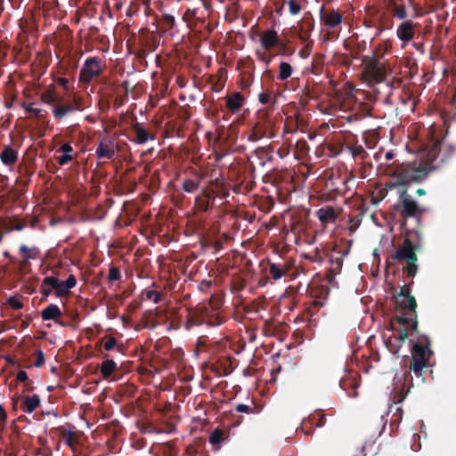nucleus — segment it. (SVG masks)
Returning a JSON list of instances; mask_svg holds the SVG:
<instances>
[{"label": "nucleus", "mask_w": 456, "mask_h": 456, "mask_svg": "<svg viewBox=\"0 0 456 456\" xmlns=\"http://www.w3.org/2000/svg\"><path fill=\"white\" fill-rule=\"evenodd\" d=\"M333 251H336L338 254H339V256L338 257H332L330 259V274L332 276H335L338 273L341 271L342 265H343V256H346L349 253V247L344 250H337V247L335 246L333 248Z\"/></svg>", "instance_id": "412c9836"}, {"label": "nucleus", "mask_w": 456, "mask_h": 456, "mask_svg": "<svg viewBox=\"0 0 456 456\" xmlns=\"http://www.w3.org/2000/svg\"><path fill=\"white\" fill-rule=\"evenodd\" d=\"M58 431L60 433V435L67 439V442L69 444L71 442V440L73 439V436H74V433L71 431V430H69L67 429L66 428L64 427H60L58 428Z\"/></svg>", "instance_id": "3c124183"}, {"label": "nucleus", "mask_w": 456, "mask_h": 456, "mask_svg": "<svg viewBox=\"0 0 456 456\" xmlns=\"http://www.w3.org/2000/svg\"><path fill=\"white\" fill-rule=\"evenodd\" d=\"M161 22L166 29H171L175 24V20L173 15L165 13L162 15Z\"/></svg>", "instance_id": "37998d69"}, {"label": "nucleus", "mask_w": 456, "mask_h": 456, "mask_svg": "<svg viewBox=\"0 0 456 456\" xmlns=\"http://www.w3.org/2000/svg\"><path fill=\"white\" fill-rule=\"evenodd\" d=\"M76 284L77 279L73 274H70L66 281H61L59 280L54 291L56 297H61L67 296Z\"/></svg>", "instance_id": "2eb2a0df"}, {"label": "nucleus", "mask_w": 456, "mask_h": 456, "mask_svg": "<svg viewBox=\"0 0 456 456\" xmlns=\"http://www.w3.org/2000/svg\"><path fill=\"white\" fill-rule=\"evenodd\" d=\"M226 108L232 113L237 112L243 105L244 97L240 93L235 92L225 97Z\"/></svg>", "instance_id": "aec40b11"}, {"label": "nucleus", "mask_w": 456, "mask_h": 456, "mask_svg": "<svg viewBox=\"0 0 456 456\" xmlns=\"http://www.w3.org/2000/svg\"><path fill=\"white\" fill-rule=\"evenodd\" d=\"M228 438V435L221 428L214 429L209 435V443L213 446L214 451H219L221 448V444L224 440Z\"/></svg>", "instance_id": "393cba45"}, {"label": "nucleus", "mask_w": 456, "mask_h": 456, "mask_svg": "<svg viewBox=\"0 0 456 456\" xmlns=\"http://www.w3.org/2000/svg\"><path fill=\"white\" fill-rule=\"evenodd\" d=\"M353 182V179L351 177H347L346 179H343L342 181V188H337L336 191L340 194H345L346 191L348 190L347 183Z\"/></svg>", "instance_id": "13d9d810"}, {"label": "nucleus", "mask_w": 456, "mask_h": 456, "mask_svg": "<svg viewBox=\"0 0 456 456\" xmlns=\"http://www.w3.org/2000/svg\"><path fill=\"white\" fill-rule=\"evenodd\" d=\"M320 19L326 27L335 28L341 24L342 15L334 9L325 10L324 5L322 6L320 11Z\"/></svg>", "instance_id": "f8f14e48"}, {"label": "nucleus", "mask_w": 456, "mask_h": 456, "mask_svg": "<svg viewBox=\"0 0 456 456\" xmlns=\"http://www.w3.org/2000/svg\"><path fill=\"white\" fill-rule=\"evenodd\" d=\"M132 130L135 138L130 140L138 144H143L149 140H154V135H151L150 133L138 122L132 125Z\"/></svg>", "instance_id": "f3484780"}, {"label": "nucleus", "mask_w": 456, "mask_h": 456, "mask_svg": "<svg viewBox=\"0 0 456 456\" xmlns=\"http://www.w3.org/2000/svg\"><path fill=\"white\" fill-rule=\"evenodd\" d=\"M57 83L61 86L65 90L68 89L69 80L66 77H58Z\"/></svg>", "instance_id": "338daca9"}, {"label": "nucleus", "mask_w": 456, "mask_h": 456, "mask_svg": "<svg viewBox=\"0 0 456 456\" xmlns=\"http://www.w3.org/2000/svg\"><path fill=\"white\" fill-rule=\"evenodd\" d=\"M7 224L12 228V231H13V230L21 231L27 226L26 221L16 218V217L10 219V221L7 222Z\"/></svg>", "instance_id": "a19ab883"}, {"label": "nucleus", "mask_w": 456, "mask_h": 456, "mask_svg": "<svg viewBox=\"0 0 456 456\" xmlns=\"http://www.w3.org/2000/svg\"><path fill=\"white\" fill-rule=\"evenodd\" d=\"M19 153L12 145H5L0 153V160L5 166H12L18 160Z\"/></svg>", "instance_id": "a211bd4d"}, {"label": "nucleus", "mask_w": 456, "mask_h": 456, "mask_svg": "<svg viewBox=\"0 0 456 456\" xmlns=\"http://www.w3.org/2000/svg\"><path fill=\"white\" fill-rule=\"evenodd\" d=\"M256 54L258 55L259 59L265 62L267 65L270 63L271 59L266 56L265 53H260L259 51L256 52Z\"/></svg>", "instance_id": "774afa93"}, {"label": "nucleus", "mask_w": 456, "mask_h": 456, "mask_svg": "<svg viewBox=\"0 0 456 456\" xmlns=\"http://www.w3.org/2000/svg\"><path fill=\"white\" fill-rule=\"evenodd\" d=\"M23 108L28 113H30L33 117L37 118H42L45 116L46 110L37 108H33L32 104H23Z\"/></svg>", "instance_id": "ea45409f"}, {"label": "nucleus", "mask_w": 456, "mask_h": 456, "mask_svg": "<svg viewBox=\"0 0 456 456\" xmlns=\"http://www.w3.org/2000/svg\"><path fill=\"white\" fill-rule=\"evenodd\" d=\"M103 357L105 360L102 362L100 370L102 378L107 379L117 370V363L113 360L108 359V354H104Z\"/></svg>", "instance_id": "cd10ccee"}, {"label": "nucleus", "mask_w": 456, "mask_h": 456, "mask_svg": "<svg viewBox=\"0 0 456 456\" xmlns=\"http://www.w3.org/2000/svg\"><path fill=\"white\" fill-rule=\"evenodd\" d=\"M307 258L311 259L312 261L314 262H322V256L320 255V252L318 249L315 250L314 252V256H306Z\"/></svg>", "instance_id": "69168bd1"}, {"label": "nucleus", "mask_w": 456, "mask_h": 456, "mask_svg": "<svg viewBox=\"0 0 456 456\" xmlns=\"http://www.w3.org/2000/svg\"><path fill=\"white\" fill-rule=\"evenodd\" d=\"M411 359L409 363V370L412 371L417 378L424 380L423 374L429 366V361L433 354L430 349V339L426 335H419L416 341L410 339Z\"/></svg>", "instance_id": "20e7f679"}, {"label": "nucleus", "mask_w": 456, "mask_h": 456, "mask_svg": "<svg viewBox=\"0 0 456 456\" xmlns=\"http://www.w3.org/2000/svg\"><path fill=\"white\" fill-rule=\"evenodd\" d=\"M316 216L322 224L334 223L338 216V213L330 206H326L318 209Z\"/></svg>", "instance_id": "4be33fe9"}, {"label": "nucleus", "mask_w": 456, "mask_h": 456, "mask_svg": "<svg viewBox=\"0 0 456 456\" xmlns=\"http://www.w3.org/2000/svg\"><path fill=\"white\" fill-rule=\"evenodd\" d=\"M213 204L206 199V195L202 196L201 193L196 197L194 208L197 211L207 212L212 208Z\"/></svg>", "instance_id": "2f4dec72"}, {"label": "nucleus", "mask_w": 456, "mask_h": 456, "mask_svg": "<svg viewBox=\"0 0 456 456\" xmlns=\"http://www.w3.org/2000/svg\"><path fill=\"white\" fill-rule=\"evenodd\" d=\"M116 155V151L113 147V143L111 141L106 142L101 141L96 149V156L99 159H112Z\"/></svg>", "instance_id": "6ab92c4d"}, {"label": "nucleus", "mask_w": 456, "mask_h": 456, "mask_svg": "<svg viewBox=\"0 0 456 456\" xmlns=\"http://www.w3.org/2000/svg\"><path fill=\"white\" fill-rule=\"evenodd\" d=\"M183 190L188 193H194L200 187V181L185 179L183 183Z\"/></svg>", "instance_id": "58836bf2"}, {"label": "nucleus", "mask_w": 456, "mask_h": 456, "mask_svg": "<svg viewBox=\"0 0 456 456\" xmlns=\"http://www.w3.org/2000/svg\"><path fill=\"white\" fill-rule=\"evenodd\" d=\"M16 379L24 383L28 380V376L25 370H20L16 375Z\"/></svg>", "instance_id": "052dcab7"}, {"label": "nucleus", "mask_w": 456, "mask_h": 456, "mask_svg": "<svg viewBox=\"0 0 456 456\" xmlns=\"http://www.w3.org/2000/svg\"><path fill=\"white\" fill-rule=\"evenodd\" d=\"M417 23L412 20H403L396 29V37L403 42V46L408 44L414 38L415 27Z\"/></svg>", "instance_id": "9b49d317"}, {"label": "nucleus", "mask_w": 456, "mask_h": 456, "mask_svg": "<svg viewBox=\"0 0 456 456\" xmlns=\"http://www.w3.org/2000/svg\"><path fill=\"white\" fill-rule=\"evenodd\" d=\"M203 323L209 326H215L221 324L222 320L220 317H216L215 321L209 319V310L206 306H200L194 310H190L187 316L185 329L190 330L193 326H200Z\"/></svg>", "instance_id": "6e6552de"}, {"label": "nucleus", "mask_w": 456, "mask_h": 456, "mask_svg": "<svg viewBox=\"0 0 456 456\" xmlns=\"http://www.w3.org/2000/svg\"><path fill=\"white\" fill-rule=\"evenodd\" d=\"M395 302V315L391 320V328L396 334L390 336L386 341V346L392 354H398L403 344L409 336L418 331L417 302L411 295V289L406 285L400 287V291L394 295Z\"/></svg>", "instance_id": "f03ea898"}, {"label": "nucleus", "mask_w": 456, "mask_h": 456, "mask_svg": "<svg viewBox=\"0 0 456 456\" xmlns=\"http://www.w3.org/2000/svg\"><path fill=\"white\" fill-rule=\"evenodd\" d=\"M305 23L307 30L305 32L304 39H305L306 37H309L310 31H312L314 29V23L313 20H310V21H305Z\"/></svg>", "instance_id": "680f3d73"}, {"label": "nucleus", "mask_w": 456, "mask_h": 456, "mask_svg": "<svg viewBox=\"0 0 456 456\" xmlns=\"http://www.w3.org/2000/svg\"><path fill=\"white\" fill-rule=\"evenodd\" d=\"M315 425L314 423L313 418L309 415L306 419H305L301 423L302 432L306 436H311L314 434Z\"/></svg>", "instance_id": "f704fd0d"}, {"label": "nucleus", "mask_w": 456, "mask_h": 456, "mask_svg": "<svg viewBox=\"0 0 456 456\" xmlns=\"http://www.w3.org/2000/svg\"><path fill=\"white\" fill-rule=\"evenodd\" d=\"M264 116L265 117L260 118L249 131L247 136L248 142H256L264 137H273L274 134L272 132L273 123L266 115Z\"/></svg>", "instance_id": "1a4fd4ad"}, {"label": "nucleus", "mask_w": 456, "mask_h": 456, "mask_svg": "<svg viewBox=\"0 0 456 456\" xmlns=\"http://www.w3.org/2000/svg\"><path fill=\"white\" fill-rule=\"evenodd\" d=\"M289 272V267L284 263L269 262V273L271 277L277 281L285 276Z\"/></svg>", "instance_id": "bb28decb"}, {"label": "nucleus", "mask_w": 456, "mask_h": 456, "mask_svg": "<svg viewBox=\"0 0 456 456\" xmlns=\"http://www.w3.org/2000/svg\"><path fill=\"white\" fill-rule=\"evenodd\" d=\"M120 280H121L120 270L114 265H110V270H109V274H108V281L110 282H113V281H119Z\"/></svg>", "instance_id": "79ce46f5"}, {"label": "nucleus", "mask_w": 456, "mask_h": 456, "mask_svg": "<svg viewBox=\"0 0 456 456\" xmlns=\"http://www.w3.org/2000/svg\"><path fill=\"white\" fill-rule=\"evenodd\" d=\"M12 232V228L7 224L6 220L0 217V243L4 240V236L5 233H9Z\"/></svg>", "instance_id": "09e8293b"}, {"label": "nucleus", "mask_w": 456, "mask_h": 456, "mask_svg": "<svg viewBox=\"0 0 456 456\" xmlns=\"http://www.w3.org/2000/svg\"><path fill=\"white\" fill-rule=\"evenodd\" d=\"M53 292V289L48 288H44L42 285H40V293L42 294L43 297L42 299H46Z\"/></svg>", "instance_id": "0e129e2a"}, {"label": "nucleus", "mask_w": 456, "mask_h": 456, "mask_svg": "<svg viewBox=\"0 0 456 456\" xmlns=\"http://www.w3.org/2000/svg\"><path fill=\"white\" fill-rule=\"evenodd\" d=\"M364 74L370 81L374 83H381L387 77V67L384 62L380 61L375 56H364Z\"/></svg>", "instance_id": "423d86ee"}, {"label": "nucleus", "mask_w": 456, "mask_h": 456, "mask_svg": "<svg viewBox=\"0 0 456 456\" xmlns=\"http://www.w3.org/2000/svg\"><path fill=\"white\" fill-rule=\"evenodd\" d=\"M41 318L43 321H57L62 316V312L55 304H50L41 311Z\"/></svg>", "instance_id": "5701e85b"}, {"label": "nucleus", "mask_w": 456, "mask_h": 456, "mask_svg": "<svg viewBox=\"0 0 456 456\" xmlns=\"http://www.w3.org/2000/svg\"><path fill=\"white\" fill-rule=\"evenodd\" d=\"M218 192L219 191H216L214 188L208 186L202 190L201 195H206V199L208 200V201H210L212 204H214V200L216 197L218 195Z\"/></svg>", "instance_id": "a18cd8bd"}, {"label": "nucleus", "mask_w": 456, "mask_h": 456, "mask_svg": "<svg viewBox=\"0 0 456 456\" xmlns=\"http://www.w3.org/2000/svg\"><path fill=\"white\" fill-rule=\"evenodd\" d=\"M105 68L104 61L99 57L87 58L79 72L78 80L89 84L94 77H99Z\"/></svg>", "instance_id": "0eeeda50"}, {"label": "nucleus", "mask_w": 456, "mask_h": 456, "mask_svg": "<svg viewBox=\"0 0 456 456\" xmlns=\"http://www.w3.org/2000/svg\"><path fill=\"white\" fill-rule=\"evenodd\" d=\"M392 12L395 17L400 20H405L407 17V11L404 5L397 4L394 0L391 4Z\"/></svg>", "instance_id": "e433bc0d"}, {"label": "nucleus", "mask_w": 456, "mask_h": 456, "mask_svg": "<svg viewBox=\"0 0 456 456\" xmlns=\"http://www.w3.org/2000/svg\"><path fill=\"white\" fill-rule=\"evenodd\" d=\"M41 403V399L39 395H28L23 398L22 403L20 405V409L27 413H32Z\"/></svg>", "instance_id": "b1692460"}, {"label": "nucleus", "mask_w": 456, "mask_h": 456, "mask_svg": "<svg viewBox=\"0 0 456 456\" xmlns=\"http://www.w3.org/2000/svg\"><path fill=\"white\" fill-rule=\"evenodd\" d=\"M143 294L147 299L153 301L155 304L159 303L161 300V294L156 290L146 289Z\"/></svg>", "instance_id": "49530a36"}, {"label": "nucleus", "mask_w": 456, "mask_h": 456, "mask_svg": "<svg viewBox=\"0 0 456 456\" xmlns=\"http://www.w3.org/2000/svg\"><path fill=\"white\" fill-rule=\"evenodd\" d=\"M58 281L59 279L54 276H46L43 279L41 285L44 288H48L55 290Z\"/></svg>", "instance_id": "c03bdc74"}, {"label": "nucleus", "mask_w": 456, "mask_h": 456, "mask_svg": "<svg viewBox=\"0 0 456 456\" xmlns=\"http://www.w3.org/2000/svg\"><path fill=\"white\" fill-rule=\"evenodd\" d=\"M350 152L354 158H358L361 160H364L368 157V153L365 149L360 144H354L350 147Z\"/></svg>", "instance_id": "4c0bfd02"}, {"label": "nucleus", "mask_w": 456, "mask_h": 456, "mask_svg": "<svg viewBox=\"0 0 456 456\" xmlns=\"http://www.w3.org/2000/svg\"><path fill=\"white\" fill-rule=\"evenodd\" d=\"M313 418L315 428H322L326 423V415L323 413L322 410H316L312 414H310Z\"/></svg>", "instance_id": "c9c22d12"}, {"label": "nucleus", "mask_w": 456, "mask_h": 456, "mask_svg": "<svg viewBox=\"0 0 456 456\" xmlns=\"http://www.w3.org/2000/svg\"><path fill=\"white\" fill-rule=\"evenodd\" d=\"M6 304L12 309L14 310H20L21 308H23L24 305L23 303L17 297H10L7 300H6Z\"/></svg>", "instance_id": "8fccbe9b"}, {"label": "nucleus", "mask_w": 456, "mask_h": 456, "mask_svg": "<svg viewBox=\"0 0 456 456\" xmlns=\"http://www.w3.org/2000/svg\"><path fill=\"white\" fill-rule=\"evenodd\" d=\"M41 101L46 104L55 105L61 102L62 98L56 94L54 86H51L42 93Z\"/></svg>", "instance_id": "c756f323"}, {"label": "nucleus", "mask_w": 456, "mask_h": 456, "mask_svg": "<svg viewBox=\"0 0 456 456\" xmlns=\"http://www.w3.org/2000/svg\"><path fill=\"white\" fill-rule=\"evenodd\" d=\"M212 286V281L208 280H203L200 285L199 289L202 292H207Z\"/></svg>", "instance_id": "bf43d9fd"}, {"label": "nucleus", "mask_w": 456, "mask_h": 456, "mask_svg": "<svg viewBox=\"0 0 456 456\" xmlns=\"http://www.w3.org/2000/svg\"><path fill=\"white\" fill-rule=\"evenodd\" d=\"M77 109L78 107L77 106V102L75 101L73 102H68L65 104H62L61 102H60L59 103H56L53 109V114L56 119H61L69 113L73 112Z\"/></svg>", "instance_id": "dca6fc26"}, {"label": "nucleus", "mask_w": 456, "mask_h": 456, "mask_svg": "<svg viewBox=\"0 0 456 456\" xmlns=\"http://www.w3.org/2000/svg\"><path fill=\"white\" fill-rule=\"evenodd\" d=\"M73 148L69 142L63 143L58 151H61L62 155L57 157V161L61 166H64L70 162L73 159V156L71 153L73 152Z\"/></svg>", "instance_id": "c85d7f7f"}, {"label": "nucleus", "mask_w": 456, "mask_h": 456, "mask_svg": "<svg viewBox=\"0 0 456 456\" xmlns=\"http://www.w3.org/2000/svg\"><path fill=\"white\" fill-rule=\"evenodd\" d=\"M340 387L342 389L344 390H348L349 388H352V392L348 391L347 394L348 395L350 396H357V391L356 389L358 388L359 387V383L356 379H343L341 381H340Z\"/></svg>", "instance_id": "7c9ffc66"}, {"label": "nucleus", "mask_w": 456, "mask_h": 456, "mask_svg": "<svg viewBox=\"0 0 456 456\" xmlns=\"http://www.w3.org/2000/svg\"><path fill=\"white\" fill-rule=\"evenodd\" d=\"M290 152V142H284L281 146L277 150V154L281 159H284L289 156Z\"/></svg>", "instance_id": "de8ad7c7"}, {"label": "nucleus", "mask_w": 456, "mask_h": 456, "mask_svg": "<svg viewBox=\"0 0 456 456\" xmlns=\"http://www.w3.org/2000/svg\"><path fill=\"white\" fill-rule=\"evenodd\" d=\"M395 208L399 212L403 218L401 224L402 229L406 231V221L409 218H414L417 224H420L421 217L425 212V208L420 207L417 201L407 192L406 189L399 191V200Z\"/></svg>", "instance_id": "39448f33"}, {"label": "nucleus", "mask_w": 456, "mask_h": 456, "mask_svg": "<svg viewBox=\"0 0 456 456\" xmlns=\"http://www.w3.org/2000/svg\"><path fill=\"white\" fill-rule=\"evenodd\" d=\"M293 69L288 62L281 61L279 65L278 79L284 81L288 79L292 74Z\"/></svg>", "instance_id": "473e14b6"}, {"label": "nucleus", "mask_w": 456, "mask_h": 456, "mask_svg": "<svg viewBox=\"0 0 456 456\" xmlns=\"http://www.w3.org/2000/svg\"><path fill=\"white\" fill-rule=\"evenodd\" d=\"M198 22L200 23L205 29L204 37H208L213 31V28L211 27V25L209 23H207L204 19H198V21L195 22V26H197Z\"/></svg>", "instance_id": "603ef678"}, {"label": "nucleus", "mask_w": 456, "mask_h": 456, "mask_svg": "<svg viewBox=\"0 0 456 456\" xmlns=\"http://www.w3.org/2000/svg\"><path fill=\"white\" fill-rule=\"evenodd\" d=\"M260 43L265 50H270L280 45V37L277 31L274 29H268L262 33Z\"/></svg>", "instance_id": "ddd939ff"}, {"label": "nucleus", "mask_w": 456, "mask_h": 456, "mask_svg": "<svg viewBox=\"0 0 456 456\" xmlns=\"http://www.w3.org/2000/svg\"><path fill=\"white\" fill-rule=\"evenodd\" d=\"M34 389H35V387H34L33 381L28 380V381L24 382V386H23V389H22L23 392H32V391H34Z\"/></svg>", "instance_id": "e2e57ef3"}, {"label": "nucleus", "mask_w": 456, "mask_h": 456, "mask_svg": "<svg viewBox=\"0 0 456 456\" xmlns=\"http://www.w3.org/2000/svg\"><path fill=\"white\" fill-rule=\"evenodd\" d=\"M235 410L238 411V412H245V413H253L254 412V408H251L246 404H243V403H239L236 405L235 407Z\"/></svg>", "instance_id": "4d7b16f0"}, {"label": "nucleus", "mask_w": 456, "mask_h": 456, "mask_svg": "<svg viewBox=\"0 0 456 456\" xmlns=\"http://www.w3.org/2000/svg\"><path fill=\"white\" fill-rule=\"evenodd\" d=\"M20 252L22 255V266L28 265L30 259H37L40 256V251L37 248H28L24 244L20 246Z\"/></svg>", "instance_id": "a878e982"}, {"label": "nucleus", "mask_w": 456, "mask_h": 456, "mask_svg": "<svg viewBox=\"0 0 456 456\" xmlns=\"http://www.w3.org/2000/svg\"><path fill=\"white\" fill-rule=\"evenodd\" d=\"M455 152L456 148L452 143L444 140L433 141L423 161L393 164L395 167L391 171V176L396 179L395 185L407 186L411 183H421L431 171L440 168L449 161Z\"/></svg>", "instance_id": "f257e3e1"}, {"label": "nucleus", "mask_w": 456, "mask_h": 456, "mask_svg": "<svg viewBox=\"0 0 456 456\" xmlns=\"http://www.w3.org/2000/svg\"><path fill=\"white\" fill-rule=\"evenodd\" d=\"M272 93L270 91L262 92L258 94V101L262 104H268L271 102Z\"/></svg>", "instance_id": "864d4df0"}, {"label": "nucleus", "mask_w": 456, "mask_h": 456, "mask_svg": "<svg viewBox=\"0 0 456 456\" xmlns=\"http://www.w3.org/2000/svg\"><path fill=\"white\" fill-rule=\"evenodd\" d=\"M403 240L387 259V265L405 262L403 267L407 277L413 278L418 272L417 251L420 248V234L418 229H406Z\"/></svg>", "instance_id": "7ed1b4c3"}, {"label": "nucleus", "mask_w": 456, "mask_h": 456, "mask_svg": "<svg viewBox=\"0 0 456 456\" xmlns=\"http://www.w3.org/2000/svg\"><path fill=\"white\" fill-rule=\"evenodd\" d=\"M208 187L214 188L216 191H221L224 189V182L218 178H215L209 181Z\"/></svg>", "instance_id": "6e6d98bb"}, {"label": "nucleus", "mask_w": 456, "mask_h": 456, "mask_svg": "<svg viewBox=\"0 0 456 456\" xmlns=\"http://www.w3.org/2000/svg\"><path fill=\"white\" fill-rule=\"evenodd\" d=\"M405 398V394L403 390L396 392L393 398V404L389 405L388 413L392 412L390 419L391 426H398L403 419V411L398 404L402 403Z\"/></svg>", "instance_id": "9d476101"}, {"label": "nucleus", "mask_w": 456, "mask_h": 456, "mask_svg": "<svg viewBox=\"0 0 456 456\" xmlns=\"http://www.w3.org/2000/svg\"><path fill=\"white\" fill-rule=\"evenodd\" d=\"M45 364V354L42 350H37L36 352V361L34 362L35 367H41Z\"/></svg>", "instance_id": "5fc2aeb1"}, {"label": "nucleus", "mask_w": 456, "mask_h": 456, "mask_svg": "<svg viewBox=\"0 0 456 456\" xmlns=\"http://www.w3.org/2000/svg\"><path fill=\"white\" fill-rule=\"evenodd\" d=\"M245 70L240 74V85L242 89L249 87L254 81L255 64L251 59H248L244 64Z\"/></svg>", "instance_id": "4468645a"}, {"label": "nucleus", "mask_w": 456, "mask_h": 456, "mask_svg": "<svg viewBox=\"0 0 456 456\" xmlns=\"http://www.w3.org/2000/svg\"><path fill=\"white\" fill-rule=\"evenodd\" d=\"M103 348L106 351H111L113 349H117L118 352H121L122 346L118 345V341L114 337L106 336L102 338Z\"/></svg>", "instance_id": "72a5a7b5"}]
</instances>
